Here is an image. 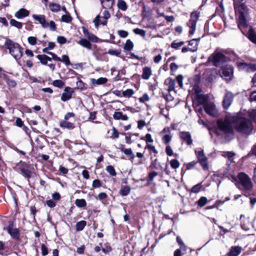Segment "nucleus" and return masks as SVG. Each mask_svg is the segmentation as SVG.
Segmentation results:
<instances>
[{
  "instance_id": "f257e3e1",
  "label": "nucleus",
  "mask_w": 256,
  "mask_h": 256,
  "mask_svg": "<svg viewBox=\"0 0 256 256\" xmlns=\"http://www.w3.org/2000/svg\"><path fill=\"white\" fill-rule=\"evenodd\" d=\"M217 123L219 129L226 134L232 133V124L237 131L242 134H250L253 129L251 122L241 112L226 117L224 120H219Z\"/></svg>"
},
{
  "instance_id": "f03ea898",
  "label": "nucleus",
  "mask_w": 256,
  "mask_h": 256,
  "mask_svg": "<svg viewBox=\"0 0 256 256\" xmlns=\"http://www.w3.org/2000/svg\"><path fill=\"white\" fill-rule=\"evenodd\" d=\"M231 178L237 186L240 184L246 190H250L252 188L253 184L250 178L244 172H240L237 177L232 176Z\"/></svg>"
},
{
  "instance_id": "7ed1b4c3",
  "label": "nucleus",
  "mask_w": 256,
  "mask_h": 256,
  "mask_svg": "<svg viewBox=\"0 0 256 256\" xmlns=\"http://www.w3.org/2000/svg\"><path fill=\"white\" fill-rule=\"evenodd\" d=\"M6 48L9 50L10 54L16 60H20L22 56V48L17 43L7 39L4 44Z\"/></svg>"
},
{
  "instance_id": "20e7f679",
  "label": "nucleus",
  "mask_w": 256,
  "mask_h": 256,
  "mask_svg": "<svg viewBox=\"0 0 256 256\" xmlns=\"http://www.w3.org/2000/svg\"><path fill=\"white\" fill-rule=\"evenodd\" d=\"M32 18L38 22L44 28H48L50 30L55 32L56 30V25L54 22L50 20L48 22L46 20V16L44 14H32Z\"/></svg>"
},
{
  "instance_id": "39448f33",
  "label": "nucleus",
  "mask_w": 256,
  "mask_h": 256,
  "mask_svg": "<svg viewBox=\"0 0 256 256\" xmlns=\"http://www.w3.org/2000/svg\"><path fill=\"white\" fill-rule=\"evenodd\" d=\"M110 18V14L108 10L102 11L100 14L98 15L93 20V22L96 28L100 25L106 26L108 20Z\"/></svg>"
},
{
  "instance_id": "423d86ee",
  "label": "nucleus",
  "mask_w": 256,
  "mask_h": 256,
  "mask_svg": "<svg viewBox=\"0 0 256 256\" xmlns=\"http://www.w3.org/2000/svg\"><path fill=\"white\" fill-rule=\"evenodd\" d=\"M200 16V12L197 11H194L190 14V18L187 23V26L190 28L189 31V36H192L194 33L196 29V24L197 20Z\"/></svg>"
},
{
  "instance_id": "0eeeda50",
  "label": "nucleus",
  "mask_w": 256,
  "mask_h": 256,
  "mask_svg": "<svg viewBox=\"0 0 256 256\" xmlns=\"http://www.w3.org/2000/svg\"><path fill=\"white\" fill-rule=\"evenodd\" d=\"M234 68L230 65L226 64L222 66L220 74L222 78L227 81H230L233 78Z\"/></svg>"
},
{
  "instance_id": "6e6552de",
  "label": "nucleus",
  "mask_w": 256,
  "mask_h": 256,
  "mask_svg": "<svg viewBox=\"0 0 256 256\" xmlns=\"http://www.w3.org/2000/svg\"><path fill=\"white\" fill-rule=\"evenodd\" d=\"M204 110L210 116L216 117L218 116V112L214 102H206L204 106Z\"/></svg>"
},
{
  "instance_id": "1a4fd4ad",
  "label": "nucleus",
  "mask_w": 256,
  "mask_h": 256,
  "mask_svg": "<svg viewBox=\"0 0 256 256\" xmlns=\"http://www.w3.org/2000/svg\"><path fill=\"white\" fill-rule=\"evenodd\" d=\"M209 60L212 62L215 66H218L226 60V57L220 52H214L209 58Z\"/></svg>"
},
{
  "instance_id": "9d476101",
  "label": "nucleus",
  "mask_w": 256,
  "mask_h": 256,
  "mask_svg": "<svg viewBox=\"0 0 256 256\" xmlns=\"http://www.w3.org/2000/svg\"><path fill=\"white\" fill-rule=\"evenodd\" d=\"M238 67L239 70L248 72H252L256 71V64H254L240 62L238 64Z\"/></svg>"
},
{
  "instance_id": "9b49d317",
  "label": "nucleus",
  "mask_w": 256,
  "mask_h": 256,
  "mask_svg": "<svg viewBox=\"0 0 256 256\" xmlns=\"http://www.w3.org/2000/svg\"><path fill=\"white\" fill-rule=\"evenodd\" d=\"M234 10L236 14L238 16H245L247 13L248 9L246 6L244 4H239L236 2L234 4Z\"/></svg>"
},
{
  "instance_id": "f8f14e48",
  "label": "nucleus",
  "mask_w": 256,
  "mask_h": 256,
  "mask_svg": "<svg viewBox=\"0 0 256 256\" xmlns=\"http://www.w3.org/2000/svg\"><path fill=\"white\" fill-rule=\"evenodd\" d=\"M74 92L73 90L70 87H66L62 94L61 100L63 102H66L70 100L72 97Z\"/></svg>"
},
{
  "instance_id": "ddd939ff",
  "label": "nucleus",
  "mask_w": 256,
  "mask_h": 256,
  "mask_svg": "<svg viewBox=\"0 0 256 256\" xmlns=\"http://www.w3.org/2000/svg\"><path fill=\"white\" fill-rule=\"evenodd\" d=\"M233 100V94L230 92H227L223 100V106L225 109L228 108L231 105Z\"/></svg>"
},
{
  "instance_id": "4468645a",
  "label": "nucleus",
  "mask_w": 256,
  "mask_h": 256,
  "mask_svg": "<svg viewBox=\"0 0 256 256\" xmlns=\"http://www.w3.org/2000/svg\"><path fill=\"white\" fill-rule=\"evenodd\" d=\"M83 33L90 42H98V38L94 34L90 32L85 28H82Z\"/></svg>"
},
{
  "instance_id": "2eb2a0df",
  "label": "nucleus",
  "mask_w": 256,
  "mask_h": 256,
  "mask_svg": "<svg viewBox=\"0 0 256 256\" xmlns=\"http://www.w3.org/2000/svg\"><path fill=\"white\" fill-rule=\"evenodd\" d=\"M102 6L104 10L112 8L114 4V0H100Z\"/></svg>"
},
{
  "instance_id": "dca6fc26",
  "label": "nucleus",
  "mask_w": 256,
  "mask_h": 256,
  "mask_svg": "<svg viewBox=\"0 0 256 256\" xmlns=\"http://www.w3.org/2000/svg\"><path fill=\"white\" fill-rule=\"evenodd\" d=\"M30 12L28 10L24 8H20L15 13L14 16L18 19H21L28 16Z\"/></svg>"
},
{
  "instance_id": "f3484780",
  "label": "nucleus",
  "mask_w": 256,
  "mask_h": 256,
  "mask_svg": "<svg viewBox=\"0 0 256 256\" xmlns=\"http://www.w3.org/2000/svg\"><path fill=\"white\" fill-rule=\"evenodd\" d=\"M200 40L198 38H194L190 40L188 43L189 50L194 52L197 50L198 46V41Z\"/></svg>"
},
{
  "instance_id": "a211bd4d",
  "label": "nucleus",
  "mask_w": 256,
  "mask_h": 256,
  "mask_svg": "<svg viewBox=\"0 0 256 256\" xmlns=\"http://www.w3.org/2000/svg\"><path fill=\"white\" fill-rule=\"evenodd\" d=\"M242 251V248L239 246H232L230 251L227 254L228 256H238Z\"/></svg>"
},
{
  "instance_id": "6ab92c4d",
  "label": "nucleus",
  "mask_w": 256,
  "mask_h": 256,
  "mask_svg": "<svg viewBox=\"0 0 256 256\" xmlns=\"http://www.w3.org/2000/svg\"><path fill=\"white\" fill-rule=\"evenodd\" d=\"M238 24L239 28L244 33L243 30L248 26L244 16H238Z\"/></svg>"
},
{
  "instance_id": "aec40b11",
  "label": "nucleus",
  "mask_w": 256,
  "mask_h": 256,
  "mask_svg": "<svg viewBox=\"0 0 256 256\" xmlns=\"http://www.w3.org/2000/svg\"><path fill=\"white\" fill-rule=\"evenodd\" d=\"M180 137L184 140L188 145L192 144V140L191 138L190 134L188 132H182L180 134Z\"/></svg>"
},
{
  "instance_id": "412c9836",
  "label": "nucleus",
  "mask_w": 256,
  "mask_h": 256,
  "mask_svg": "<svg viewBox=\"0 0 256 256\" xmlns=\"http://www.w3.org/2000/svg\"><path fill=\"white\" fill-rule=\"evenodd\" d=\"M152 74V72L150 68L146 66L143 68L142 77L144 80H147L149 79Z\"/></svg>"
},
{
  "instance_id": "4be33fe9",
  "label": "nucleus",
  "mask_w": 256,
  "mask_h": 256,
  "mask_svg": "<svg viewBox=\"0 0 256 256\" xmlns=\"http://www.w3.org/2000/svg\"><path fill=\"white\" fill-rule=\"evenodd\" d=\"M60 126L63 128H67L68 130H72L75 128L74 124L70 122H68L66 120H63L60 122Z\"/></svg>"
},
{
  "instance_id": "5701e85b",
  "label": "nucleus",
  "mask_w": 256,
  "mask_h": 256,
  "mask_svg": "<svg viewBox=\"0 0 256 256\" xmlns=\"http://www.w3.org/2000/svg\"><path fill=\"white\" fill-rule=\"evenodd\" d=\"M248 37L252 42L256 44V32L251 27L249 28Z\"/></svg>"
},
{
  "instance_id": "b1692460",
  "label": "nucleus",
  "mask_w": 256,
  "mask_h": 256,
  "mask_svg": "<svg viewBox=\"0 0 256 256\" xmlns=\"http://www.w3.org/2000/svg\"><path fill=\"white\" fill-rule=\"evenodd\" d=\"M113 118L116 120H126L128 119V116L123 114L121 112H116L113 114Z\"/></svg>"
},
{
  "instance_id": "393cba45",
  "label": "nucleus",
  "mask_w": 256,
  "mask_h": 256,
  "mask_svg": "<svg viewBox=\"0 0 256 256\" xmlns=\"http://www.w3.org/2000/svg\"><path fill=\"white\" fill-rule=\"evenodd\" d=\"M164 84L168 86L169 91L174 90L175 87V82L174 80L168 78L164 80Z\"/></svg>"
},
{
  "instance_id": "a878e982",
  "label": "nucleus",
  "mask_w": 256,
  "mask_h": 256,
  "mask_svg": "<svg viewBox=\"0 0 256 256\" xmlns=\"http://www.w3.org/2000/svg\"><path fill=\"white\" fill-rule=\"evenodd\" d=\"M77 43L82 46L88 48V50L92 49V44L90 42L86 39L81 38L79 41L77 42Z\"/></svg>"
},
{
  "instance_id": "bb28decb",
  "label": "nucleus",
  "mask_w": 256,
  "mask_h": 256,
  "mask_svg": "<svg viewBox=\"0 0 256 256\" xmlns=\"http://www.w3.org/2000/svg\"><path fill=\"white\" fill-rule=\"evenodd\" d=\"M120 150L121 152H124L126 155L130 156L131 158H134V155L130 148H126L124 145H122L120 146Z\"/></svg>"
},
{
  "instance_id": "cd10ccee",
  "label": "nucleus",
  "mask_w": 256,
  "mask_h": 256,
  "mask_svg": "<svg viewBox=\"0 0 256 256\" xmlns=\"http://www.w3.org/2000/svg\"><path fill=\"white\" fill-rule=\"evenodd\" d=\"M117 6L122 11H126L128 8V5L124 0H118Z\"/></svg>"
},
{
  "instance_id": "c85d7f7f",
  "label": "nucleus",
  "mask_w": 256,
  "mask_h": 256,
  "mask_svg": "<svg viewBox=\"0 0 256 256\" xmlns=\"http://www.w3.org/2000/svg\"><path fill=\"white\" fill-rule=\"evenodd\" d=\"M206 100V96L200 94H197L196 96V101L199 104H204Z\"/></svg>"
},
{
  "instance_id": "c756f323",
  "label": "nucleus",
  "mask_w": 256,
  "mask_h": 256,
  "mask_svg": "<svg viewBox=\"0 0 256 256\" xmlns=\"http://www.w3.org/2000/svg\"><path fill=\"white\" fill-rule=\"evenodd\" d=\"M50 10L54 12H58L60 10V6L58 4L52 2L49 5Z\"/></svg>"
},
{
  "instance_id": "7c9ffc66",
  "label": "nucleus",
  "mask_w": 256,
  "mask_h": 256,
  "mask_svg": "<svg viewBox=\"0 0 256 256\" xmlns=\"http://www.w3.org/2000/svg\"><path fill=\"white\" fill-rule=\"evenodd\" d=\"M6 230L10 234L12 237H17L18 235V231L16 228H13L10 226L6 228Z\"/></svg>"
},
{
  "instance_id": "2f4dec72",
  "label": "nucleus",
  "mask_w": 256,
  "mask_h": 256,
  "mask_svg": "<svg viewBox=\"0 0 256 256\" xmlns=\"http://www.w3.org/2000/svg\"><path fill=\"white\" fill-rule=\"evenodd\" d=\"M92 80L93 84H102L106 83L108 80L106 78H100L97 80L92 79Z\"/></svg>"
},
{
  "instance_id": "473e14b6",
  "label": "nucleus",
  "mask_w": 256,
  "mask_h": 256,
  "mask_svg": "<svg viewBox=\"0 0 256 256\" xmlns=\"http://www.w3.org/2000/svg\"><path fill=\"white\" fill-rule=\"evenodd\" d=\"M86 222L85 220H81L76 223V227L77 231L82 230L86 226Z\"/></svg>"
},
{
  "instance_id": "72a5a7b5",
  "label": "nucleus",
  "mask_w": 256,
  "mask_h": 256,
  "mask_svg": "<svg viewBox=\"0 0 256 256\" xmlns=\"http://www.w3.org/2000/svg\"><path fill=\"white\" fill-rule=\"evenodd\" d=\"M184 44V42H178L176 40H174L171 44L170 46L174 49H178L180 47Z\"/></svg>"
},
{
  "instance_id": "f704fd0d",
  "label": "nucleus",
  "mask_w": 256,
  "mask_h": 256,
  "mask_svg": "<svg viewBox=\"0 0 256 256\" xmlns=\"http://www.w3.org/2000/svg\"><path fill=\"white\" fill-rule=\"evenodd\" d=\"M130 191V188L128 186H124L120 190V194L122 196L128 195Z\"/></svg>"
},
{
  "instance_id": "c9c22d12",
  "label": "nucleus",
  "mask_w": 256,
  "mask_h": 256,
  "mask_svg": "<svg viewBox=\"0 0 256 256\" xmlns=\"http://www.w3.org/2000/svg\"><path fill=\"white\" fill-rule=\"evenodd\" d=\"M75 204L78 208H83L86 205V202L84 199H76Z\"/></svg>"
},
{
  "instance_id": "e433bc0d",
  "label": "nucleus",
  "mask_w": 256,
  "mask_h": 256,
  "mask_svg": "<svg viewBox=\"0 0 256 256\" xmlns=\"http://www.w3.org/2000/svg\"><path fill=\"white\" fill-rule=\"evenodd\" d=\"M10 24L18 29H20L22 27V24L20 22L16 21L14 19H11L10 20Z\"/></svg>"
},
{
  "instance_id": "4c0bfd02",
  "label": "nucleus",
  "mask_w": 256,
  "mask_h": 256,
  "mask_svg": "<svg viewBox=\"0 0 256 256\" xmlns=\"http://www.w3.org/2000/svg\"><path fill=\"white\" fill-rule=\"evenodd\" d=\"M133 48V42L130 40H128L124 46V50H130Z\"/></svg>"
},
{
  "instance_id": "58836bf2",
  "label": "nucleus",
  "mask_w": 256,
  "mask_h": 256,
  "mask_svg": "<svg viewBox=\"0 0 256 256\" xmlns=\"http://www.w3.org/2000/svg\"><path fill=\"white\" fill-rule=\"evenodd\" d=\"M140 139L146 140V144H150L154 142L152 136L150 134H147L144 137H142Z\"/></svg>"
},
{
  "instance_id": "ea45409f",
  "label": "nucleus",
  "mask_w": 256,
  "mask_h": 256,
  "mask_svg": "<svg viewBox=\"0 0 256 256\" xmlns=\"http://www.w3.org/2000/svg\"><path fill=\"white\" fill-rule=\"evenodd\" d=\"M172 136L169 134H166L162 136V140L163 142L167 145H168V143L170 142L172 140Z\"/></svg>"
},
{
  "instance_id": "a19ab883",
  "label": "nucleus",
  "mask_w": 256,
  "mask_h": 256,
  "mask_svg": "<svg viewBox=\"0 0 256 256\" xmlns=\"http://www.w3.org/2000/svg\"><path fill=\"white\" fill-rule=\"evenodd\" d=\"M52 84L56 88H62L64 86V82L62 80H56L52 82Z\"/></svg>"
},
{
  "instance_id": "79ce46f5",
  "label": "nucleus",
  "mask_w": 256,
  "mask_h": 256,
  "mask_svg": "<svg viewBox=\"0 0 256 256\" xmlns=\"http://www.w3.org/2000/svg\"><path fill=\"white\" fill-rule=\"evenodd\" d=\"M37 58L40 60V62L44 65H46L47 64L48 62L46 60V58H48V56L43 54V55H38L36 56Z\"/></svg>"
},
{
  "instance_id": "37998d69",
  "label": "nucleus",
  "mask_w": 256,
  "mask_h": 256,
  "mask_svg": "<svg viewBox=\"0 0 256 256\" xmlns=\"http://www.w3.org/2000/svg\"><path fill=\"white\" fill-rule=\"evenodd\" d=\"M106 172L112 176H115L116 174L114 168L112 166H108L106 168Z\"/></svg>"
},
{
  "instance_id": "c03bdc74",
  "label": "nucleus",
  "mask_w": 256,
  "mask_h": 256,
  "mask_svg": "<svg viewBox=\"0 0 256 256\" xmlns=\"http://www.w3.org/2000/svg\"><path fill=\"white\" fill-rule=\"evenodd\" d=\"M134 94V92L133 90L127 89L126 90L122 92V96L124 97L130 98Z\"/></svg>"
},
{
  "instance_id": "a18cd8bd",
  "label": "nucleus",
  "mask_w": 256,
  "mask_h": 256,
  "mask_svg": "<svg viewBox=\"0 0 256 256\" xmlns=\"http://www.w3.org/2000/svg\"><path fill=\"white\" fill-rule=\"evenodd\" d=\"M196 154L197 156L198 162L207 158L204 156L203 150L198 152L196 151Z\"/></svg>"
},
{
  "instance_id": "49530a36",
  "label": "nucleus",
  "mask_w": 256,
  "mask_h": 256,
  "mask_svg": "<svg viewBox=\"0 0 256 256\" xmlns=\"http://www.w3.org/2000/svg\"><path fill=\"white\" fill-rule=\"evenodd\" d=\"M176 241L180 245V248L182 250L186 251V247L180 236H178L176 237Z\"/></svg>"
},
{
  "instance_id": "de8ad7c7",
  "label": "nucleus",
  "mask_w": 256,
  "mask_h": 256,
  "mask_svg": "<svg viewBox=\"0 0 256 256\" xmlns=\"http://www.w3.org/2000/svg\"><path fill=\"white\" fill-rule=\"evenodd\" d=\"M170 164L172 168L176 169L180 166V164L176 160H172L170 162Z\"/></svg>"
},
{
  "instance_id": "09e8293b",
  "label": "nucleus",
  "mask_w": 256,
  "mask_h": 256,
  "mask_svg": "<svg viewBox=\"0 0 256 256\" xmlns=\"http://www.w3.org/2000/svg\"><path fill=\"white\" fill-rule=\"evenodd\" d=\"M134 32L136 34L140 35L142 37H144L146 36V31L140 28H135L134 30Z\"/></svg>"
},
{
  "instance_id": "8fccbe9b",
  "label": "nucleus",
  "mask_w": 256,
  "mask_h": 256,
  "mask_svg": "<svg viewBox=\"0 0 256 256\" xmlns=\"http://www.w3.org/2000/svg\"><path fill=\"white\" fill-rule=\"evenodd\" d=\"M198 162L200 163L201 166H202V168L204 170H208V158L202 160Z\"/></svg>"
},
{
  "instance_id": "3c124183",
  "label": "nucleus",
  "mask_w": 256,
  "mask_h": 256,
  "mask_svg": "<svg viewBox=\"0 0 256 256\" xmlns=\"http://www.w3.org/2000/svg\"><path fill=\"white\" fill-rule=\"evenodd\" d=\"M28 42L32 46H34L37 43V38L34 36H29L28 38Z\"/></svg>"
},
{
  "instance_id": "603ef678",
  "label": "nucleus",
  "mask_w": 256,
  "mask_h": 256,
  "mask_svg": "<svg viewBox=\"0 0 256 256\" xmlns=\"http://www.w3.org/2000/svg\"><path fill=\"white\" fill-rule=\"evenodd\" d=\"M207 202V198L204 197L202 196L200 198V199L198 202V204L200 206H204Z\"/></svg>"
},
{
  "instance_id": "864d4df0",
  "label": "nucleus",
  "mask_w": 256,
  "mask_h": 256,
  "mask_svg": "<svg viewBox=\"0 0 256 256\" xmlns=\"http://www.w3.org/2000/svg\"><path fill=\"white\" fill-rule=\"evenodd\" d=\"M6 78L7 84L10 87L14 88L16 85V82L14 80H10L7 78V76L4 74Z\"/></svg>"
},
{
  "instance_id": "5fc2aeb1",
  "label": "nucleus",
  "mask_w": 256,
  "mask_h": 256,
  "mask_svg": "<svg viewBox=\"0 0 256 256\" xmlns=\"http://www.w3.org/2000/svg\"><path fill=\"white\" fill-rule=\"evenodd\" d=\"M202 186L200 184H197L194 186L191 190L192 192L196 193L198 192L201 189Z\"/></svg>"
},
{
  "instance_id": "6e6d98bb",
  "label": "nucleus",
  "mask_w": 256,
  "mask_h": 256,
  "mask_svg": "<svg viewBox=\"0 0 256 256\" xmlns=\"http://www.w3.org/2000/svg\"><path fill=\"white\" fill-rule=\"evenodd\" d=\"M72 18L69 14L63 15L62 16V20L66 22H70L72 21Z\"/></svg>"
},
{
  "instance_id": "4d7b16f0",
  "label": "nucleus",
  "mask_w": 256,
  "mask_h": 256,
  "mask_svg": "<svg viewBox=\"0 0 256 256\" xmlns=\"http://www.w3.org/2000/svg\"><path fill=\"white\" fill-rule=\"evenodd\" d=\"M107 53L110 55L118 56L120 54V50H118L110 49Z\"/></svg>"
},
{
  "instance_id": "13d9d810",
  "label": "nucleus",
  "mask_w": 256,
  "mask_h": 256,
  "mask_svg": "<svg viewBox=\"0 0 256 256\" xmlns=\"http://www.w3.org/2000/svg\"><path fill=\"white\" fill-rule=\"evenodd\" d=\"M150 100L149 96L147 94H144L142 96L139 98V101L142 103H144L148 102Z\"/></svg>"
},
{
  "instance_id": "bf43d9fd",
  "label": "nucleus",
  "mask_w": 256,
  "mask_h": 256,
  "mask_svg": "<svg viewBox=\"0 0 256 256\" xmlns=\"http://www.w3.org/2000/svg\"><path fill=\"white\" fill-rule=\"evenodd\" d=\"M60 62H64L66 66H68L70 64L69 58L67 55H63Z\"/></svg>"
},
{
  "instance_id": "052dcab7",
  "label": "nucleus",
  "mask_w": 256,
  "mask_h": 256,
  "mask_svg": "<svg viewBox=\"0 0 256 256\" xmlns=\"http://www.w3.org/2000/svg\"><path fill=\"white\" fill-rule=\"evenodd\" d=\"M166 152L168 156H172L173 155V150L172 148L170 145H167L166 148Z\"/></svg>"
},
{
  "instance_id": "680f3d73",
  "label": "nucleus",
  "mask_w": 256,
  "mask_h": 256,
  "mask_svg": "<svg viewBox=\"0 0 256 256\" xmlns=\"http://www.w3.org/2000/svg\"><path fill=\"white\" fill-rule=\"evenodd\" d=\"M119 136V133L114 127L112 128V138H118Z\"/></svg>"
},
{
  "instance_id": "e2e57ef3",
  "label": "nucleus",
  "mask_w": 256,
  "mask_h": 256,
  "mask_svg": "<svg viewBox=\"0 0 256 256\" xmlns=\"http://www.w3.org/2000/svg\"><path fill=\"white\" fill-rule=\"evenodd\" d=\"M57 42L61 44H64L66 42V38L62 36H58L57 38Z\"/></svg>"
},
{
  "instance_id": "0e129e2a",
  "label": "nucleus",
  "mask_w": 256,
  "mask_h": 256,
  "mask_svg": "<svg viewBox=\"0 0 256 256\" xmlns=\"http://www.w3.org/2000/svg\"><path fill=\"white\" fill-rule=\"evenodd\" d=\"M41 250L43 256H46L48 254V248L44 244L41 245Z\"/></svg>"
},
{
  "instance_id": "69168bd1",
  "label": "nucleus",
  "mask_w": 256,
  "mask_h": 256,
  "mask_svg": "<svg viewBox=\"0 0 256 256\" xmlns=\"http://www.w3.org/2000/svg\"><path fill=\"white\" fill-rule=\"evenodd\" d=\"M102 185L101 182L99 180L96 179L93 181L92 186L94 188H100Z\"/></svg>"
},
{
  "instance_id": "338daca9",
  "label": "nucleus",
  "mask_w": 256,
  "mask_h": 256,
  "mask_svg": "<svg viewBox=\"0 0 256 256\" xmlns=\"http://www.w3.org/2000/svg\"><path fill=\"white\" fill-rule=\"evenodd\" d=\"M118 33L121 38H126L128 36V32L124 30H118Z\"/></svg>"
},
{
  "instance_id": "774afa93",
  "label": "nucleus",
  "mask_w": 256,
  "mask_h": 256,
  "mask_svg": "<svg viewBox=\"0 0 256 256\" xmlns=\"http://www.w3.org/2000/svg\"><path fill=\"white\" fill-rule=\"evenodd\" d=\"M250 100L251 102H256V91L252 92L250 94Z\"/></svg>"
}]
</instances>
